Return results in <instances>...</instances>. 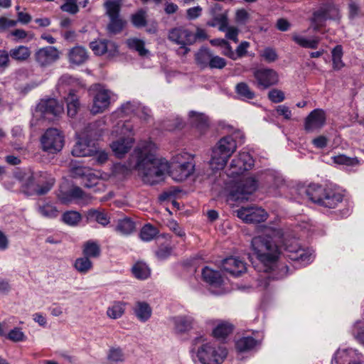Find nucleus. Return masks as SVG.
<instances>
[{"instance_id": "obj_1", "label": "nucleus", "mask_w": 364, "mask_h": 364, "mask_svg": "<svg viewBox=\"0 0 364 364\" xmlns=\"http://www.w3.org/2000/svg\"><path fill=\"white\" fill-rule=\"evenodd\" d=\"M251 246L259 261V264L254 265V267L257 272L264 273V275H260L258 278L259 287L267 288L270 278L278 279L287 274V265L282 266L279 273L274 272V268L277 267L282 252L271 237L268 235L255 237L252 240Z\"/></svg>"}, {"instance_id": "obj_2", "label": "nucleus", "mask_w": 364, "mask_h": 364, "mask_svg": "<svg viewBox=\"0 0 364 364\" xmlns=\"http://www.w3.org/2000/svg\"><path fill=\"white\" fill-rule=\"evenodd\" d=\"M158 147L151 141L140 142L134 149L136 163L129 169H135L144 183L154 185L162 181L169 166L168 161L157 155Z\"/></svg>"}, {"instance_id": "obj_3", "label": "nucleus", "mask_w": 364, "mask_h": 364, "mask_svg": "<svg viewBox=\"0 0 364 364\" xmlns=\"http://www.w3.org/2000/svg\"><path fill=\"white\" fill-rule=\"evenodd\" d=\"M253 165L254 160L247 152L240 153L231 161L227 171V176L230 181L225 183V188L229 192L231 200L240 202L247 200L249 196L256 191L257 182L254 178H243L239 181L235 179L243 172L250 169Z\"/></svg>"}, {"instance_id": "obj_4", "label": "nucleus", "mask_w": 364, "mask_h": 364, "mask_svg": "<svg viewBox=\"0 0 364 364\" xmlns=\"http://www.w3.org/2000/svg\"><path fill=\"white\" fill-rule=\"evenodd\" d=\"M133 126L130 122L119 121L112 132V136L119 139L110 144V147L119 158L124 156L132 147L134 140L132 137Z\"/></svg>"}, {"instance_id": "obj_5", "label": "nucleus", "mask_w": 364, "mask_h": 364, "mask_svg": "<svg viewBox=\"0 0 364 364\" xmlns=\"http://www.w3.org/2000/svg\"><path fill=\"white\" fill-rule=\"evenodd\" d=\"M237 144L232 136L220 139L213 149L210 166L213 170H221L236 151Z\"/></svg>"}, {"instance_id": "obj_6", "label": "nucleus", "mask_w": 364, "mask_h": 364, "mask_svg": "<svg viewBox=\"0 0 364 364\" xmlns=\"http://www.w3.org/2000/svg\"><path fill=\"white\" fill-rule=\"evenodd\" d=\"M227 355V349L215 342L202 344L196 353V357L202 364H222Z\"/></svg>"}, {"instance_id": "obj_7", "label": "nucleus", "mask_w": 364, "mask_h": 364, "mask_svg": "<svg viewBox=\"0 0 364 364\" xmlns=\"http://www.w3.org/2000/svg\"><path fill=\"white\" fill-rule=\"evenodd\" d=\"M195 170L193 159L187 153L177 155L173 159L171 174L177 181H183L189 177Z\"/></svg>"}, {"instance_id": "obj_8", "label": "nucleus", "mask_w": 364, "mask_h": 364, "mask_svg": "<svg viewBox=\"0 0 364 364\" xmlns=\"http://www.w3.org/2000/svg\"><path fill=\"white\" fill-rule=\"evenodd\" d=\"M64 142V135L56 128L48 129L41 137L42 149L49 154L60 151Z\"/></svg>"}, {"instance_id": "obj_9", "label": "nucleus", "mask_w": 364, "mask_h": 364, "mask_svg": "<svg viewBox=\"0 0 364 364\" xmlns=\"http://www.w3.org/2000/svg\"><path fill=\"white\" fill-rule=\"evenodd\" d=\"M195 36L189 29L183 27H176L171 29L168 32V38L171 42L180 46L178 53L185 55L189 51L190 48L188 46H191L195 43Z\"/></svg>"}, {"instance_id": "obj_10", "label": "nucleus", "mask_w": 364, "mask_h": 364, "mask_svg": "<svg viewBox=\"0 0 364 364\" xmlns=\"http://www.w3.org/2000/svg\"><path fill=\"white\" fill-rule=\"evenodd\" d=\"M284 245L286 256L291 260L299 262L301 266H305L313 261V255L309 250L301 248L296 240L289 243L285 240Z\"/></svg>"}, {"instance_id": "obj_11", "label": "nucleus", "mask_w": 364, "mask_h": 364, "mask_svg": "<svg viewBox=\"0 0 364 364\" xmlns=\"http://www.w3.org/2000/svg\"><path fill=\"white\" fill-rule=\"evenodd\" d=\"M96 93L93 96L92 105L90 107V112L93 114L104 112L110 105L111 91L97 85Z\"/></svg>"}, {"instance_id": "obj_12", "label": "nucleus", "mask_w": 364, "mask_h": 364, "mask_svg": "<svg viewBox=\"0 0 364 364\" xmlns=\"http://www.w3.org/2000/svg\"><path fill=\"white\" fill-rule=\"evenodd\" d=\"M237 216L247 223L264 222L267 218V213L256 206L242 207L237 210Z\"/></svg>"}, {"instance_id": "obj_13", "label": "nucleus", "mask_w": 364, "mask_h": 364, "mask_svg": "<svg viewBox=\"0 0 364 364\" xmlns=\"http://www.w3.org/2000/svg\"><path fill=\"white\" fill-rule=\"evenodd\" d=\"M60 52L55 46L41 48L34 53L36 63L41 68L48 67L60 58Z\"/></svg>"}, {"instance_id": "obj_14", "label": "nucleus", "mask_w": 364, "mask_h": 364, "mask_svg": "<svg viewBox=\"0 0 364 364\" xmlns=\"http://www.w3.org/2000/svg\"><path fill=\"white\" fill-rule=\"evenodd\" d=\"M255 85L261 89H267L277 83L279 80L277 72L269 68L257 69L253 73Z\"/></svg>"}, {"instance_id": "obj_15", "label": "nucleus", "mask_w": 364, "mask_h": 364, "mask_svg": "<svg viewBox=\"0 0 364 364\" xmlns=\"http://www.w3.org/2000/svg\"><path fill=\"white\" fill-rule=\"evenodd\" d=\"M325 112L321 109H315L306 117L304 122V129L311 133L321 129L326 124Z\"/></svg>"}, {"instance_id": "obj_16", "label": "nucleus", "mask_w": 364, "mask_h": 364, "mask_svg": "<svg viewBox=\"0 0 364 364\" xmlns=\"http://www.w3.org/2000/svg\"><path fill=\"white\" fill-rule=\"evenodd\" d=\"M37 109L44 118L52 119L63 112V106L55 99L41 100L37 106Z\"/></svg>"}, {"instance_id": "obj_17", "label": "nucleus", "mask_w": 364, "mask_h": 364, "mask_svg": "<svg viewBox=\"0 0 364 364\" xmlns=\"http://www.w3.org/2000/svg\"><path fill=\"white\" fill-rule=\"evenodd\" d=\"M223 269L233 277H240L247 270L246 264L237 257H229L223 261Z\"/></svg>"}, {"instance_id": "obj_18", "label": "nucleus", "mask_w": 364, "mask_h": 364, "mask_svg": "<svg viewBox=\"0 0 364 364\" xmlns=\"http://www.w3.org/2000/svg\"><path fill=\"white\" fill-rule=\"evenodd\" d=\"M96 147L91 141H87L83 137L79 138L72 150V154L76 157H85L94 156Z\"/></svg>"}, {"instance_id": "obj_19", "label": "nucleus", "mask_w": 364, "mask_h": 364, "mask_svg": "<svg viewBox=\"0 0 364 364\" xmlns=\"http://www.w3.org/2000/svg\"><path fill=\"white\" fill-rule=\"evenodd\" d=\"M68 57L70 63L80 65L87 60L89 55L85 48L77 46L69 50Z\"/></svg>"}, {"instance_id": "obj_20", "label": "nucleus", "mask_w": 364, "mask_h": 364, "mask_svg": "<svg viewBox=\"0 0 364 364\" xmlns=\"http://www.w3.org/2000/svg\"><path fill=\"white\" fill-rule=\"evenodd\" d=\"M202 277L203 280L212 287H220L223 283L220 273L208 267L203 269Z\"/></svg>"}, {"instance_id": "obj_21", "label": "nucleus", "mask_w": 364, "mask_h": 364, "mask_svg": "<svg viewBox=\"0 0 364 364\" xmlns=\"http://www.w3.org/2000/svg\"><path fill=\"white\" fill-rule=\"evenodd\" d=\"M343 196L341 193L327 189L321 205L328 208H335L338 203L343 201Z\"/></svg>"}, {"instance_id": "obj_22", "label": "nucleus", "mask_w": 364, "mask_h": 364, "mask_svg": "<svg viewBox=\"0 0 364 364\" xmlns=\"http://www.w3.org/2000/svg\"><path fill=\"white\" fill-rule=\"evenodd\" d=\"M83 184L86 188H93L94 192H103L106 189L104 181L92 173L83 178Z\"/></svg>"}, {"instance_id": "obj_23", "label": "nucleus", "mask_w": 364, "mask_h": 364, "mask_svg": "<svg viewBox=\"0 0 364 364\" xmlns=\"http://www.w3.org/2000/svg\"><path fill=\"white\" fill-rule=\"evenodd\" d=\"M176 333H185L192 328L193 320L191 316H178L171 319Z\"/></svg>"}, {"instance_id": "obj_24", "label": "nucleus", "mask_w": 364, "mask_h": 364, "mask_svg": "<svg viewBox=\"0 0 364 364\" xmlns=\"http://www.w3.org/2000/svg\"><path fill=\"white\" fill-rule=\"evenodd\" d=\"M37 181L35 192L37 195H44L47 193L54 184V179L52 178H47V174H40L39 178L33 176Z\"/></svg>"}, {"instance_id": "obj_25", "label": "nucleus", "mask_w": 364, "mask_h": 364, "mask_svg": "<svg viewBox=\"0 0 364 364\" xmlns=\"http://www.w3.org/2000/svg\"><path fill=\"white\" fill-rule=\"evenodd\" d=\"M136 318L141 322L148 321L152 314L149 304L145 301H137L134 309Z\"/></svg>"}, {"instance_id": "obj_26", "label": "nucleus", "mask_w": 364, "mask_h": 364, "mask_svg": "<svg viewBox=\"0 0 364 364\" xmlns=\"http://www.w3.org/2000/svg\"><path fill=\"white\" fill-rule=\"evenodd\" d=\"M190 122L200 132H204L208 127V117L203 113L191 111L189 113Z\"/></svg>"}, {"instance_id": "obj_27", "label": "nucleus", "mask_w": 364, "mask_h": 364, "mask_svg": "<svg viewBox=\"0 0 364 364\" xmlns=\"http://www.w3.org/2000/svg\"><path fill=\"white\" fill-rule=\"evenodd\" d=\"M138 108H139V103L136 102H127L113 112L112 114V117L117 118L130 115L132 114H136Z\"/></svg>"}, {"instance_id": "obj_28", "label": "nucleus", "mask_w": 364, "mask_h": 364, "mask_svg": "<svg viewBox=\"0 0 364 364\" xmlns=\"http://www.w3.org/2000/svg\"><path fill=\"white\" fill-rule=\"evenodd\" d=\"M326 191L327 189L323 188L321 186L312 184L307 188L306 193L311 200L321 205Z\"/></svg>"}, {"instance_id": "obj_29", "label": "nucleus", "mask_w": 364, "mask_h": 364, "mask_svg": "<svg viewBox=\"0 0 364 364\" xmlns=\"http://www.w3.org/2000/svg\"><path fill=\"white\" fill-rule=\"evenodd\" d=\"M259 344L260 342L252 337H242L236 342V348L240 352H246L253 350Z\"/></svg>"}, {"instance_id": "obj_30", "label": "nucleus", "mask_w": 364, "mask_h": 364, "mask_svg": "<svg viewBox=\"0 0 364 364\" xmlns=\"http://www.w3.org/2000/svg\"><path fill=\"white\" fill-rule=\"evenodd\" d=\"M69 93L67 97H64L68 108V116L73 117L76 115L77 112V109L80 106V103L78 101V98L76 96L75 93L72 90H68Z\"/></svg>"}, {"instance_id": "obj_31", "label": "nucleus", "mask_w": 364, "mask_h": 364, "mask_svg": "<svg viewBox=\"0 0 364 364\" xmlns=\"http://www.w3.org/2000/svg\"><path fill=\"white\" fill-rule=\"evenodd\" d=\"M38 212L47 218L53 219L58 217L59 211L57 208L51 203L45 202L42 204L38 203Z\"/></svg>"}, {"instance_id": "obj_32", "label": "nucleus", "mask_w": 364, "mask_h": 364, "mask_svg": "<svg viewBox=\"0 0 364 364\" xmlns=\"http://www.w3.org/2000/svg\"><path fill=\"white\" fill-rule=\"evenodd\" d=\"M353 354L354 350L353 349H338L331 360V364L351 363L350 359L353 358Z\"/></svg>"}, {"instance_id": "obj_33", "label": "nucleus", "mask_w": 364, "mask_h": 364, "mask_svg": "<svg viewBox=\"0 0 364 364\" xmlns=\"http://www.w3.org/2000/svg\"><path fill=\"white\" fill-rule=\"evenodd\" d=\"M9 55L15 60L23 62L30 58L31 50L27 46H18L10 50Z\"/></svg>"}, {"instance_id": "obj_34", "label": "nucleus", "mask_w": 364, "mask_h": 364, "mask_svg": "<svg viewBox=\"0 0 364 364\" xmlns=\"http://www.w3.org/2000/svg\"><path fill=\"white\" fill-rule=\"evenodd\" d=\"M115 230L122 235H127L134 231L135 224L130 218H126L118 221Z\"/></svg>"}, {"instance_id": "obj_35", "label": "nucleus", "mask_w": 364, "mask_h": 364, "mask_svg": "<svg viewBox=\"0 0 364 364\" xmlns=\"http://www.w3.org/2000/svg\"><path fill=\"white\" fill-rule=\"evenodd\" d=\"M329 19L323 7L314 13L312 18V26L314 30L317 31L325 26L326 21Z\"/></svg>"}, {"instance_id": "obj_36", "label": "nucleus", "mask_w": 364, "mask_h": 364, "mask_svg": "<svg viewBox=\"0 0 364 364\" xmlns=\"http://www.w3.org/2000/svg\"><path fill=\"white\" fill-rule=\"evenodd\" d=\"M235 92L242 100H252L255 97V92L249 85L244 82H239L235 86Z\"/></svg>"}, {"instance_id": "obj_37", "label": "nucleus", "mask_w": 364, "mask_h": 364, "mask_svg": "<svg viewBox=\"0 0 364 364\" xmlns=\"http://www.w3.org/2000/svg\"><path fill=\"white\" fill-rule=\"evenodd\" d=\"M132 272L137 279H146L150 276L151 270L146 263L138 262L133 266Z\"/></svg>"}, {"instance_id": "obj_38", "label": "nucleus", "mask_w": 364, "mask_h": 364, "mask_svg": "<svg viewBox=\"0 0 364 364\" xmlns=\"http://www.w3.org/2000/svg\"><path fill=\"white\" fill-rule=\"evenodd\" d=\"M212 53L205 48H201L195 55L196 63L202 68H207Z\"/></svg>"}, {"instance_id": "obj_39", "label": "nucleus", "mask_w": 364, "mask_h": 364, "mask_svg": "<svg viewBox=\"0 0 364 364\" xmlns=\"http://www.w3.org/2000/svg\"><path fill=\"white\" fill-rule=\"evenodd\" d=\"M128 47L138 52L139 55L146 56L149 53V50L145 48V43L143 40L137 38H129L127 41Z\"/></svg>"}, {"instance_id": "obj_40", "label": "nucleus", "mask_w": 364, "mask_h": 364, "mask_svg": "<svg viewBox=\"0 0 364 364\" xmlns=\"http://www.w3.org/2000/svg\"><path fill=\"white\" fill-rule=\"evenodd\" d=\"M124 311V304L121 301H117L107 308V315L112 319H117L122 317Z\"/></svg>"}, {"instance_id": "obj_41", "label": "nucleus", "mask_w": 364, "mask_h": 364, "mask_svg": "<svg viewBox=\"0 0 364 364\" xmlns=\"http://www.w3.org/2000/svg\"><path fill=\"white\" fill-rule=\"evenodd\" d=\"M232 331V326L225 321H220L213 331V334L216 338H225Z\"/></svg>"}, {"instance_id": "obj_42", "label": "nucleus", "mask_w": 364, "mask_h": 364, "mask_svg": "<svg viewBox=\"0 0 364 364\" xmlns=\"http://www.w3.org/2000/svg\"><path fill=\"white\" fill-rule=\"evenodd\" d=\"M83 254L87 258L97 257L100 255V245L94 241H88L84 245Z\"/></svg>"}, {"instance_id": "obj_43", "label": "nucleus", "mask_w": 364, "mask_h": 364, "mask_svg": "<svg viewBox=\"0 0 364 364\" xmlns=\"http://www.w3.org/2000/svg\"><path fill=\"white\" fill-rule=\"evenodd\" d=\"M146 11L144 9H139L132 15L131 21L136 28L144 27L146 25Z\"/></svg>"}, {"instance_id": "obj_44", "label": "nucleus", "mask_w": 364, "mask_h": 364, "mask_svg": "<svg viewBox=\"0 0 364 364\" xmlns=\"http://www.w3.org/2000/svg\"><path fill=\"white\" fill-rule=\"evenodd\" d=\"M77 272L82 274L87 273L92 267V264L87 257L77 258L74 264Z\"/></svg>"}, {"instance_id": "obj_45", "label": "nucleus", "mask_w": 364, "mask_h": 364, "mask_svg": "<svg viewBox=\"0 0 364 364\" xmlns=\"http://www.w3.org/2000/svg\"><path fill=\"white\" fill-rule=\"evenodd\" d=\"M293 40L299 46L304 48H316L318 45L319 39L314 38L311 40H309L303 36L299 35H294L293 36Z\"/></svg>"}, {"instance_id": "obj_46", "label": "nucleus", "mask_w": 364, "mask_h": 364, "mask_svg": "<svg viewBox=\"0 0 364 364\" xmlns=\"http://www.w3.org/2000/svg\"><path fill=\"white\" fill-rule=\"evenodd\" d=\"M157 233L158 230L155 227L147 224L141 228L140 237L143 241L149 242L153 240Z\"/></svg>"}, {"instance_id": "obj_47", "label": "nucleus", "mask_w": 364, "mask_h": 364, "mask_svg": "<svg viewBox=\"0 0 364 364\" xmlns=\"http://www.w3.org/2000/svg\"><path fill=\"white\" fill-rule=\"evenodd\" d=\"M109 19L110 21L107 25L108 32L112 34H117L119 33L122 30L125 22L119 17L112 18Z\"/></svg>"}, {"instance_id": "obj_48", "label": "nucleus", "mask_w": 364, "mask_h": 364, "mask_svg": "<svg viewBox=\"0 0 364 364\" xmlns=\"http://www.w3.org/2000/svg\"><path fill=\"white\" fill-rule=\"evenodd\" d=\"M120 5L121 4L119 1L105 2L106 13L109 18L119 17Z\"/></svg>"}, {"instance_id": "obj_49", "label": "nucleus", "mask_w": 364, "mask_h": 364, "mask_svg": "<svg viewBox=\"0 0 364 364\" xmlns=\"http://www.w3.org/2000/svg\"><path fill=\"white\" fill-rule=\"evenodd\" d=\"M62 219L69 225H75L81 220V215L76 211H68L63 215Z\"/></svg>"}, {"instance_id": "obj_50", "label": "nucleus", "mask_w": 364, "mask_h": 364, "mask_svg": "<svg viewBox=\"0 0 364 364\" xmlns=\"http://www.w3.org/2000/svg\"><path fill=\"white\" fill-rule=\"evenodd\" d=\"M211 26H218L219 30L225 31L228 26V17L225 14H221L214 17L213 22L208 23Z\"/></svg>"}, {"instance_id": "obj_51", "label": "nucleus", "mask_w": 364, "mask_h": 364, "mask_svg": "<svg viewBox=\"0 0 364 364\" xmlns=\"http://www.w3.org/2000/svg\"><path fill=\"white\" fill-rule=\"evenodd\" d=\"M107 359L110 363L123 362L124 360V355L122 349L113 348L109 350Z\"/></svg>"}, {"instance_id": "obj_52", "label": "nucleus", "mask_w": 364, "mask_h": 364, "mask_svg": "<svg viewBox=\"0 0 364 364\" xmlns=\"http://www.w3.org/2000/svg\"><path fill=\"white\" fill-rule=\"evenodd\" d=\"M7 338L13 342H21L26 340V336L18 327L11 329L7 335Z\"/></svg>"}, {"instance_id": "obj_53", "label": "nucleus", "mask_w": 364, "mask_h": 364, "mask_svg": "<svg viewBox=\"0 0 364 364\" xmlns=\"http://www.w3.org/2000/svg\"><path fill=\"white\" fill-rule=\"evenodd\" d=\"M75 82L74 78L70 75L65 74L61 76L58 82V90L59 92H66V87Z\"/></svg>"}, {"instance_id": "obj_54", "label": "nucleus", "mask_w": 364, "mask_h": 364, "mask_svg": "<svg viewBox=\"0 0 364 364\" xmlns=\"http://www.w3.org/2000/svg\"><path fill=\"white\" fill-rule=\"evenodd\" d=\"M172 253V247L170 244H162L155 252L156 256L159 259H165L168 258Z\"/></svg>"}, {"instance_id": "obj_55", "label": "nucleus", "mask_w": 364, "mask_h": 364, "mask_svg": "<svg viewBox=\"0 0 364 364\" xmlns=\"http://www.w3.org/2000/svg\"><path fill=\"white\" fill-rule=\"evenodd\" d=\"M353 334L355 338L364 345V324L357 321L353 328Z\"/></svg>"}, {"instance_id": "obj_56", "label": "nucleus", "mask_w": 364, "mask_h": 364, "mask_svg": "<svg viewBox=\"0 0 364 364\" xmlns=\"http://www.w3.org/2000/svg\"><path fill=\"white\" fill-rule=\"evenodd\" d=\"M260 55L262 58L267 63L274 62L278 58V55L275 50L272 48H264Z\"/></svg>"}, {"instance_id": "obj_57", "label": "nucleus", "mask_w": 364, "mask_h": 364, "mask_svg": "<svg viewBox=\"0 0 364 364\" xmlns=\"http://www.w3.org/2000/svg\"><path fill=\"white\" fill-rule=\"evenodd\" d=\"M226 64V60L224 58L212 54L208 66L210 68L223 69Z\"/></svg>"}, {"instance_id": "obj_58", "label": "nucleus", "mask_w": 364, "mask_h": 364, "mask_svg": "<svg viewBox=\"0 0 364 364\" xmlns=\"http://www.w3.org/2000/svg\"><path fill=\"white\" fill-rule=\"evenodd\" d=\"M105 54L109 57L114 56L118 53V46L112 41L105 40Z\"/></svg>"}, {"instance_id": "obj_59", "label": "nucleus", "mask_w": 364, "mask_h": 364, "mask_svg": "<svg viewBox=\"0 0 364 364\" xmlns=\"http://www.w3.org/2000/svg\"><path fill=\"white\" fill-rule=\"evenodd\" d=\"M104 43H105V40L92 41L90 43V47L96 55H101L105 54Z\"/></svg>"}, {"instance_id": "obj_60", "label": "nucleus", "mask_w": 364, "mask_h": 364, "mask_svg": "<svg viewBox=\"0 0 364 364\" xmlns=\"http://www.w3.org/2000/svg\"><path fill=\"white\" fill-rule=\"evenodd\" d=\"M329 19L336 20L340 18L338 9L333 4H328L323 6Z\"/></svg>"}, {"instance_id": "obj_61", "label": "nucleus", "mask_w": 364, "mask_h": 364, "mask_svg": "<svg viewBox=\"0 0 364 364\" xmlns=\"http://www.w3.org/2000/svg\"><path fill=\"white\" fill-rule=\"evenodd\" d=\"M268 97L272 102L279 103L284 100V93L282 90L274 89L269 92Z\"/></svg>"}, {"instance_id": "obj_62", "label": "nucleus", "mask_w": 364, "mask_h": 364, "mask_svg": "<svg viewBox=\"0 0 364 364\" xmlns=\"http://www.w3.org/2000/svg\"><path fill=\"white\" fill-rule=\"evenodd\" d=\"M225 37L228 39H230L235 43L238 42V34H239V29L235 26H228L227 29L225 30Z\"/></svg>"}, {"instance_id": "obj_63", "label": "nucleus", "mask_w": 364, "mask_h": 364, "mask_svg": "<svg viewBox=\"0 0 364 364\" xmlns=\"http://www.w3.org/2000/svg\"><path fill=\"white\" fill-rule=\"evenodd\" d=\"M92 216L95 218L97 223L104 226L107 225L109 223V218L107 214L105 213H102L97 210H93L92 212Z\"/></svg>"}, {"instance_id": "obj_64", "label": "nucleus", "mask_w": 364, "mask_h": 364, "mask_svg": "<svg viewBox=\"0 0 364 364\" xmlns=\"http://www.w3.org/2000/svg\"><path fill=\"white\" fill-rule=\"evenodd\" d=\"M250 47V43L247 41H242L236 48L235 52V60L242 58L247 53V48Z\"/></svg>"}]
</instances>
